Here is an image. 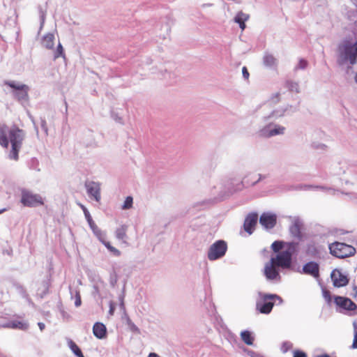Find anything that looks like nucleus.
Instances as JSON below:
<instances>
[{
  "instance_id": "nucleus-1",
  "label": "nucleus",
  "mask_w": 357,
  "mask_h": 357,
  "mask_svg": "<svg viewBox=\"0 0 357 357\" xmlns=\"http://www.w3.org/2000/svg\"><path fill=\"white\" fill-rule=\"evenodd\" d=\"M349 61L351 65L357 62V41L352 43L344 40L338 47V63L343 64Z\"/></svg>"
},
{
  "instance_id": "nucleus-2",
  "label": "nucleus",
  "mask_w": 357,
  "mask_h": 357,
  "mask_svg": "<svg viewBox=\"0 0 357 357\" xmlns=\"http://www.w3.org/2000/svg\"><path fill=\"white\" fill-rule=\"evenodd\" d=\"M24 132L16 126H13L8 131L9 139L11 144V150L10 158L17 160L19 158V151L22 147V142L24 139Z\"/></svg>"
},
{
  "instance_id": "nucleus-3",
  "label": "nucleus",
  "mask_w": 357,
  "mask_h": 357,
  "mask_svg": "<svg viewBox=\"0 0 357 357\" xmlns=\"http://www.w3.org/2000/svg\"><path fill=\"white\" fill-rule=\"evenodd\" d=\"M298 245V243L294 242L287 243V248L280 252L275 257H272L271 260L273 261L278 268L283 269L290 268L292 255L296 251Z\"/></svg>"
},
{
  "instance_id": "nucleus-4",
  "label": "nucleus",
  "mask_w": 357,
  "mask_h": 357,
  "mask_svg": "<svg viewBox=\"0 0 357 357\" xmlns=\"http://www.w3.org/2000/svg\"><path fill=\"white\" fill-rule=\"evenodd\" d=\"M276 301L282 303V298L276 294H264L261 295V298L257 302L256 308L261 314H269Z\"/></svg>"
},
{
  "instance_id": "nucleus-5",
  "label": "nucleus",
  "mask_w": 357,
  "mask_h": 357,
  "mask_svg": "<svg viewBox=\"0 0 357 357\" xmlns=\"http://www.w3.org/2000/svg\"><path fill=\"white\" fill-rule=\"evenodd\" d=\"M329 250L331 255L337 258L349 257L356 252V249L352 245L340 242L331 243Z\"/></svg>"
},
{
  "instance_id": "nucleus-6",
  "label": "nucleus",
  "mask_w": 357,
  "mask_h": 357,
  "mask_svg": "<svg viewBox=\"0 0 357 357\" xmlns=\"http://www.w3.org/2000/svg\"><path fill=\"white\" fill-rule=\"evenodd\" d=\"M6 85L10 86L13 89V96L19 102L22 103L29 102V86L24 84L16 83L13 81L6 82Z\"/></svg>"
},
{
  "instance_id": "nucleus-7",
  "label": "nucleus",
  "mask_w": 357,
  "mask_h": 357,
  "mask_svg": "<svg viewBox=\"0 0 357 357\" xmlns=\"http://www.w3.org/2000/svg\"><path fill=\"white\" fill-rule=\"evenodd\" d=\"M227 250V245L225 241L219 240L215 242L209 248L208 258L210 260H215L223 257Z\"/></svg>"
},
{
  "instance_id": "nucleus-8",
  "label": "nucleus",
  "mask_w": 357,
  "mask_h": 357,
  "mask_svg": "<svg viewBox=\"0 0 357 357\" xmlns=\"http://www.w3.org/2000/svg\"><path fill=\"white\" fill-rule=\"evenodd\" d=\"M21 203L28 207H36L44 204L43 198L39 195L32 194L26 190L22 192Z\"/></svg>"
},
{
  "instance_id": "nucleus-9",
  "label": "nucleus",
  "mask_w": 357,
  "mask_h": 357,
  "mask_svg": "<svg viewBox=\"0 0 357 357\" xmlns=\"http://www.w3.org/2000/svg\"><path fill=\"white\" fill-rule=\"evenodd\" d=\"M264 274L266 278L270 280L280 278L278 267L274 264V261L271 259L265 264Z\"/></svg>"
},
{
  "instance_id": "nucleus-10",
  "label": "nucleus",
  "mask_w": 357,
  "mask_h": 357,
  "mask_svg": "<svg viewBox=\"0 0 357 357\" xmlns=\"http://www.w3.org/2000/svg\"><path fill=\"white\" fill-rule=\"evenodd\" d=\"M331 277L333 285L337 287L346 286L349 282L347 277L337 269H335L332 271Z\"/></svg>"
},
{
  "instance_id": "nucleus-11",
  "label": "nucleus",
  "mask_w": 357,
  "mask_h": 357,
  "mask_svg": "<svg viewBox=\"0 0 357 357\" xmlns=\"http://www.w3.org/2000/svg\"><path fill=\"white\" fill-rule=\"evenodd\" d=\"M85 186L89 196L94 198L96 202L100 200V187L98 183L93 181L86 182Z\"/></svg>"
},
{
  "instance_id": "nucleus-12",
  "label": "nucleus",
  "mask_w": 357,
  "mask_h": 357,
  "mask_svg": "<svg viewBox=\"0 0 357 357\" xmlns=\"http://www.w3.org/2000/svg\"><path fill=\"white\" fill-rule=\"evenodd\" d=\"M335 303L341 308L347 310H354L357 307L356 303H354L351 299L346 297L337 296L335 298Z\"/></svg>"
},
{
  "instance_id": "nucleus-13",
  "label": "nucleus",
  "mask_w": 357,
  "mask_h": 357,
  "mask_svg": "<svg viewBox=\"0 0 357 357\" xmlns=\"http://www.w3.org/2000/svg\"><path fill=\"white\" fill-rule=\"evenodd\" d=\"M303 273L317 278L319 277V266L314 261H310L303 266Z\"/></svg>"
},
{
  "instance_id": "nucleus-14",
  "label": "nucleus",
  "mask_w": 357,
  "mask_h": 357,
  "mask_svg": "<svg viewBox=\"0 0 357 357\" xmlns=\"http://www.w3.org/2000/svg\"><path fill=\"white\" fill-rule=\"evenodd\" d=\"M277 218L275 215L263 213L260 218L259 222L266 229H272L276 225Z\"/></svg>"
},
{
  "instance_id": "nucleus-15",
  "label": "nucleus",
  "mask_w": 357,
  "mask_h": 357,
  "mask_svg": "<svg viewBox=\"0 0 357 357\" xmlns=\"http://www.w3.org/2000/svg\"><path fill=\"white\" fill-rule=\"evenodd\" d=\"M257 215L255 213L249 214L245 219L243 228L249 234H252L257 222Z\"/></svg>"
},
{
  "instance_id": "nucleus-16",
  "label": "nucleus",
  "mask_w": 357,
  "mask_h": 357,
  "mask_svg": "<svg viewBox=\"0 0 357 357\" xmlns=\"http://www.w3.org/2000/svg\"><path fill=\"white\" fill-rule=\"evenodd\" d=\"M270 127L271 125L263 128L261 130L260 135L264 137H270L277 135L283 134L285 130L284 127L278 125L275 126V128L273 129H271Z\"/></svg>"
},
{
  "instance_id": "nucleus-17",
  "label": "nucleus",
  "mask_w": 357,
  "mask_h": 357,
  "mask_svg": "<svg viewBox=\"0 0 357 357\" xmlns=\"http://www.w3.org/2000/svg\"><path fill=\"white\" fill-rule=\"evenodd\" d=\"M4 328L26 331L29 328V324L26 321L13 320L3 325Z\"/></svg>"
},
{
  "instance_id": "nucleus-18",
  "label": "nucleus",
  "mask_w": 357,
  "mask_h": 357,
  "mask_svg": "<svg viewBox=\"0 0 357 357\" xmlns=\"http://www.w3.org/2000/svg\"><path fill=\"white\" fill-rule=\"evenodd\" d=\"M303 229V223L298 220H296L293 222L292 225H291L289 230L291 234L296 238H301L302 237V231Z\"/></svg>"
},
{
  "instance_id": "nucleus-19",
  "label": "nucleus",
  "mask_w": 357,
  "mask_h": 357,
  "mask_svg": "<svg viewBox=\"0 0 357 357\" xmlns=\"http://www.w3.org/2000/svg\"><path fill=\"white\" fill-rule=\"evenodd\" d=\"M93 333L97 338L102 339L106 336L107 329L103 324L96 322L93 325Z\"/></svg>"
},
{
  "instance_id": "nucleus-20",
  "label": "nucleus",
  "mask_w": 357,
  "mask_h": 357,
  "mask_svg": "<svg viewBox=\"0 0 357 357\" xmlns=\"http://www.w3.org/2000/svg\"><path fill=\"white\" fill-rule=\"evenodd\" d=\"M41 43L42 45L47 50L53 49L54 45V34L49 33L45 35L42 38Z\"/></svg>"
},
{
  "instance_id": "nucleus-21",
  "label": "nucleus",
  "mask_w": 357,
  "mask_h": 357,
  "mask_svg": "<svg viewBox=\"0 0 357 357\" xmlns=\"http://www.w3.org/2000/svg\"><path fill=\"white\" fill-rule=\"evenodd\" d=\"M0 144L4 148H8L9 144L6 125L0 126Z\"/></svg>"
},
{
  "instance_id": "nucleus-22",
  "label": "nucleus",
  "mask_w": 357,
  "mask_h": 357,
  "mask_svg": "<svg viewBox=\"0 0 357 357\" xmlns=\"http://www.w3.org/2000/svg\"><path fill=\"white\" fill-rule=\"evenodd\" d=\"M248 15L242 13V12H239L237 13V15H236L235 18H234V21L235 22L238 23L240 26V28L242 29V30H244L245 28V22L246 20H248Z\"/></svg>"
},
{
  "instance_id": "nucleus-23",
  "label": "nucleus",
  "mask_w": 357,
  "mask_h": 357,
  "mask_svg": "<svg viewBox=\"0 0 357 357\" xmlns=\"http://www.w3.org/2000/svg\"><path fill=\"white\" fill-rule=\"evenodd\" d=\"M241 337L243 342L247 345H252L253 344L254 337L252 336V334L250 331H242L241 333Z\"/></svg>"
},
{
  "instance_id": "nucleus-24",
  "label": "nucleus",
  "mask_w": 357,
  "mask_h": 357,
  "mask_svg": "<svg viewBox=\"0 0 357 357\" xmlns=\"http://www.w3.org/2000/svg\"><path fill=\"white\" fill-rule=\"evenodd\" d=\"M284 86L286 88L288 89V90L290 92H295V93H299L300 92V87L297 82L291 81V80H287L285 82Z\"/></svg>"
},
{
  "instance_id": "nucleus-25",
  "label": "nucleus",
  "mask_w": 357,
  "mask_h": 357,
  "mask_svg": "<svg viewBox=\"0 0 357 357\" xmlns=\"http://www.w3.org/2000/svg\"><path fill=\"white\" fill-rule=\"evenodd\" d=\"M68 345L74 354L77 357H84L81 349L73 341L70 340L68 342Z\"/></svg>"
},
{
  "instance_id": "nucleus-26",
  "label": "nucleus",
  "mask_w": 357,
  "mask_h": 357,
  "mask_svg": "<svg viewBox=\"0 0 357 357\" xmlns=\"http://www.w3.org/2000/svg\"><path fill=\"white\" fill-rule=\"evenodd\" d=\"M305 252L307 255L315 257L318 255L319 251L314 243H311L307 245Z\"/></svg>"
},
{
  "instance_id": "nucleus-27",
  "label": "nucleus",
  "mask_w": 357,
  "mask_h": 357,
  "mask_svg": "<svg viewBox=\"0 0 357 357\" xmlns=\"http://www.w3.org/2000/svg\"><path fill=\"white\" fill-rule=\"evenodd\" d=\"M78 205L82 209L88 223L89 224L90 227L93 229V227L95 226V223H94L89 211L83 204H79Z\"/></svg>"
},
{
  "instance_id": "nucleus-28",
  "label": "nucleus",
  "mask_w": 357,
  "mask_h": 357,
  "mask_svg": "<svg viewBox=\"0 0 357 357\" xmlns=\"http://www.w3.org/2000/svg\"><path fill=\"white\" fill-rule=\"evenodd\" d=\"M127 227L125 225L121 226L116 230V236L118 239L123 240L126 237Z\"/></svg>"
},
{
  "instance_id": "nucleus-29",
  "label": "nucleus",
  "mask_w": 357,
  "mask_h": 357,
  "mask_svg": "<svg viewBox=\"0 0 357 357\" xmlns=\"http://www.w3.org/2000/svg\"><path fill=\"white\" fill-rule=\"evenodd\" d=\"M102 244L111 252L114 254V255L116 257H119L121 255V252L116 248L113 247L109 242L106 241H101Z\"/></svg>"
},
{
  "instance_id": "nucleus-30",
  "label": "nucleus",
  "mask_w": 357,
  "mask_h": 357,
  "mask_svg": "<svg viewBox=\"0 0 357 357\" xmlns=\"http://www.w3.org/2000/svg\"><path fill=\"white\" fill-rule=\"evenodd\" d=\"M264 63L267 66H273L276 64V59L273 55H266L264 58Z\"/></svg>"
},
{
  "instance_id": "nucleus-31",
  "label": "nucleus",
  "mask_w": 357,
  "mask_h": 357,
  "mask_svg": "<svg viewBox=\"0 0 357 357\" xmlns=\"http://www.w3.org/2000/svg\"><path fill=\"white\" fill-rule=\"evenodd\" d=\"M60 56L65 58V54H64L63 46L59 43L57 45L56 51L54 52V59H56Z\"/></svg>"
},
{
  "instance_id": "nucleus-32",
  "label": "nucleus",
  "mask_w": 357,
  "mask_h": 357,
  "mask_svg": "<svg viewBox=\"0 0 357 357\" xmlns=\"http://www.w3.org/2000/svg\"><path fill=\"white\" fill-rule=\"evenodd\" d=\"M283 248V243L281 241H274L271 245L272 250L275 252H278L280 250H282Z\"/></svg>"
},
{
  "instance_id": "nucleus-33",
  "label": "nucleus",
  "mask_w": 357,
  "mask_h": 357,
  "mask_svg": "<svg viewBox=\"0 0 357 357\" xmlns=\"http://www.w3.org/2000/svg\"><path fill=\"white\" fill-rule=\"evenodd\" d=\"M132 201H133V199H132V197H130V196L127 197L124 202V204L122 206V208L123 209H129V208H132Z\"/></svg>"
},
{
  "instance_id": "nucleus-34",
  "label": "nucleus",
  "mask_w": 357,
  "mask_h": 357,
  "mask_svg": "<svg viewBox=\"0 0 357 357\" xmlns=\"http://www.w3.org/2000/svg\"><path fill=\"white\" fill-rule=\"evenodd\" d=\"M293 357H307V355L305 352L297 350L294 351Z\"/></svg>"
},
{
  "instance_id": "nucleus-35",
  "label": "nucleus",
  "mask_w": 357,
  "mask_h": 357,
  "mask_svg": "<svg viewBox=\"0 0 357 357\" xmlns=\"http://www.w3.org/2000/svg\"><path fill=\"white\" fill-rule=\"evenodd\" d=\"M352 348L357 349V328L355 329Z\"/></svg>"
},
{
  "instance_id": "nucleus-36",
  "label": "nucleus",
  "mask_w": 357,
  "mask_h": 357,
  "mask_svg": "<svg viewBox=\"0 0 357 357\" xmlns=\"http://www.w3.org/2000/svg\"><path fill=\"white\" fill-rule=\"evenodd\" d=\"M243 76L245 79H248L249 78V73L246 67H243L242 68Z\"/></svg>"
},
{
  "instance_id": "nucleus-37",
  "label": "nucleus",
  "mask_w": 357,
  "mask_h": 357,
  "mask_svg": "<svg viewBox=\"0 0 357 357\" xmlns=\"http://www.w3.org/2000/svg\"><path fill=\"white\" fill-rule=\"evenodd\" d=\"M307 61L305 60H303V59H301L300 61H299V63H298V67L300 68H305L306 66H307Z\"/></svg>"
},
{
  "instance_id": "nucleus-38",
  "label": "nucleus",
  "mask_w": 357,
  "mask_h": 357,
  "mask_svg": "<svg viewBox=\"0 0 357 357\" xmlns=\"http://www.w3.org/2000/svg\"><path fill=\"white\" fill-rule=\"evenodd\" d=\"M114 311V306L113 305L112 303H110L109 311V314L111 315H113Z\"/></svg>"
},
{
  "instance_id": "nucleus-39",
  "label": "nucleus",
  "mask_w": 357,
  "mask_h": 357,
  "mask_svg": "<svg viewBox=\"0 0 357 357\" xmlns=\"http://www.w3.org/2000/svg\"><path fill=\"white\" fill-rule=\"evenodd\" d=\"M38 327H39V328H40V330L41 331H43V330H44V328H45V324H43V323H42V322H39V323L38 324Z\"/></svg>"
},
{
  "instance_id": "nucleus-40",
  "label": "nucleus",
  "mask_w": 357,
  "mask_h": 357,
  "mask_svg": "<svg viewBox=\"0 0 357 357\" xmlns=\"http://www.w3.org/2000/svg\"><path fill=\"white\" fill-rule=\"evenodd\" d=\"M238 187L237 188V190H241L244 187V184H243V181H241L240 183H238Z\"/></svg>"
},
{
  "instance_id": "nucleus-41",
  "label": "nucleus",
  "mask_w": 357,
  "mask_h": 357,
  "mask_svg": "<svg viewBox=\"0 0 357 357\" xmlns=\"http://www.w3.org/2000/svg\"><path fill=\"white\" fill-rule=\"evenodd\" d=\"M80 304H81V299H80V298L79 297V298L76 300V301H75V305H76V306H79V305H80Z\"/></svg>"
},
{
  "instance_id": "nucleus-42",
  "label": "nucleus",
  "mask_w": 357,
  "mask_h": 357,
  "mask_svg": "<svg viewBox=\"0 0 357 357\" xmlns=\"http://www.w3.org/2000/svg\"><path fill=\"white\" fill-rule=\"evenodd\" d=\"M148 357H160L157 354L155 353H151Z\"/></svg>"
},
{
  "instance_id": "nucleus-43",
  "label": "nucleus",
  "mask_w": 357,
  "mask_h": 357,
  "mask_svg": "<svg viewBox=\"0 0 357 357\" xmlns=\"http://www.w3.org/2000/svg\"><path fill=\"white\" fill-rule=\"evenodd\" d=\"M316 357H330V356L326 354H322V355H319V356H317Z\"/></svg>"
},
{
  "instance_id": "nucleus-44",
  "label": "nucleus",
  "mask_w": 357,
  "mask_h": 357,
  "mask_svg": "<svg viewBox=\"0 0 357 357\" xmlns=\"http://www.w3.org/2000/svg\"><path fill=\"white\" fill-rule=\"evenodd\" d=\"M6 211V208L0 210V214L2 213L3 212Z\"/></svg>"
},
{
  "instance_id": "nucleus-45",
  "label": "nucleus",
  "mask_w": 357,
  "mask_h": 357,
  "mask_svg": "<svg viewBox=\"0 0 357 357\" xmlns=\"http://www.w3.org/2000/svg\"><path fill=\"white\" fill-rule=\"evenodd\" d=\"M354 290H355V292H356V293H355V295H356V294H357V287H354Z\"/></svg>"
}]
</instances>
